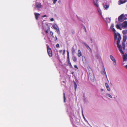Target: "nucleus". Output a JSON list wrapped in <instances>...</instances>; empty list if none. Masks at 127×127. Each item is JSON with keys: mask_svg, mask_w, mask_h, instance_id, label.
I'll list each match as a JSON object with an SVG mask.
<instances>
[{"mask_svg": "<svg viewBox=\"0 0 127 127\" xmlns=\"http://www.w3.org/2000/svg\"><path fill=\"white\" fill-rule=\"evenodd\" d=\"M65 50H64L63 51V55H64V54L65 53Z\"/></svg>", "mask_w": 127, "mask_h": 127, "instance_id": "f704fd0d", "label": "nucleus"}, {"mask_svg": "<svg viewBox=\"0 0 127 127\" xmlns=\"http://www.w3.org/2000/svg\"><path fill=\"white\" fill-rule=\"evenodd\" d=\"M114 25L113 24H112L110 27V28L112 30V31L114 32L116 31L115 30L114 28Z\"/></svg>", "mask_w": 127, "mask_h": 127, "instance_id": "ddd939ff", "label": "nucleus"}, {"mask_svg": "<svg viewBox=\"0 0 127 127\" xmlns=\"http://www.w3.org/2000/svg\"><path fill=\"white\" fill-rule=\"evenodd\" d=\"M105 84L106 87L109 86L108 84L107 83H105Z\"/></svg>", "mask_w": 127, "mask_h": 127, "instance_id": "c756f323", "label": "nucleus"}, {"mask_svg": "<svg viewBox=\"0 0 127 127\" xmlns=\"http://www.w3.org/2000/svg\"><path fill=\"white\" fill-rule=\"evenodd\" d=\"M126 19L127 18L123 14H121L118 18V21L120 22H122Z\"/></svg>", "mask_w": 127, "mask_h": 127, "instance_id": "f03ea898", "label": "nucleus"}, {"mask_svg": "<svg viewBox=\"0 0 127 127\" xmlns=\"http://www.w3.org/2000/svg\"><path fill=\"white\" fill-rule=\"evenodd\" d=\"M71 51L72 53H74L75 52V49L73 47L72 48Z\"/></svg>", "mask_w": 127, "mask_h": 127, "instance_id": "a211bd4d", "label": "nucleus"}, {"mask_svg": "<svg viewBox=\"0 0 127 127\" xmlns=\"http://www.w3.org/2000/svg\"><path fill=\"white\" fill-rule=\"evenodd\" d=\"M116 27L117 29H120V26L119 25H117L116 26Z\"/></svg>", "mask_w": 127, "mask_h": 127, "instance_id": "b1692460", "label": "nucleus"}, {"mask_svg": "<svg viewBox=\"0 0 127 127\" xmlns=\"http://www.w3.org/2000/svg\"><path fill=\"white\" fill-rule=\"evenodd\" d=\"M84 45L86 46L87 49L90 51L91 52H92V50L91 48H90L89 46L88 45L85 43L84 42L83 43Z\"/></svg>", "mask_w": 127, "mask_h": 127, "instance_id": "0eeeda50", "label": "nucleus"}, {"mask_svg": "<svg viewBox=\"0 0 127 127\" xmlns=\"http://www.w3.org/2000/svg\"><path fill=\"white\" fill-rule=\"evenodd\" d=\"M63 96H64V102H65V101L66 98H65V94L64 93H63Z\"/></svg>", "mask_w": 127, "mask_h": 127, "instance_id": "4be33fe9", "label": "nucleus"}, {"mask_svg": "<svg viewBox=\"0 0 127 127\" xmlns=\"http://www.w3.org/2000/svg\"><path fill=\"white\" fill-rule=\"evenodd\" d=\"M34 14L36 19L37 20L38 19V17L39 16L40 14L38 13H34Z\"/></svg>", "mask_w": 127, "mask_h": 127, "instance_id": "9b49d317", "label": "nucleus"}, {"mask_svg": "<svg viewBox=\"0 0 127 127\" xmlns=\"http://www.w3.org/2000/svg\"><path fill=\"white\" fill-rule=\"evenodd\" d=\"M122 32L123 34H126L127 33V30H123V31Z\"/></svg>", "mask_w": 127, "mask_h": 127, "instance_id": "aec40b11", "label": "nucleus"}, {"mask_svg": "<svg viewBox=\"0 0 127 127\" xmlns=\"http://www.w3.org/2000/svg\"><path fill=\"white\" fill-rule=\"evenodd\" d=\"M68 65L71 68H72L73 67L71 63L68 64Z\"/></svg>", "mask_w": 127, "mask_h": 127, "instance_id": "cd10ccee", "label": "nucleus"}, {"mask_svg": "<svg viewBox=\"0 0 127 127\" xmlns=\"http://www.w3.org/2000/svg\"><path fill=\"white\" fill-rule=\"evenodd\" d=\"M53 27V28L56 30L58 28V26L56 24H54L53 25L52 27Z\"/></svg>", "mask_w": 127, "mask_h": 127, "instance_id": "f8f14e48", "label": "nucleus"}, {"mask_svg": "<svg viewBox=\"0 0 127 127\" xmlns=\"http://www.w3.org/2000/svg\"><path fill=\"white\" fill-rule=\"evenodd\" d=\"M56 30L57 33L58 34H60V31L59 29V28H58L57 29H56Z\"/></svg>", "mask_w": 127, "mask_h": 127, "instance_id": "412c9836", "label": "nucleus"}, {"mask_svg": "<svg viewBox=\"0 0 127 127\" xmlns=\"http://www.w3.org/2000/svg\"><path fill=\"white\" fill-rule=\"evenodd\" d=\"M50 33L51 35V36L53 37H54V35H53V32H52V31H51L50 32Z\"/></svg>", "mask_w": 127, "mask_h": 127, "instance_id": "bb28decb", "label": "nucleus"}, {"mask_svg": "<svg viewBox=\"0 0 127 127\" xmlns=\"http://www.w3.org/2000/svg\"><path fill=\"white\" fill-rule=\"evenodd\" d=\"M91 80H94V77L93 76V77L92 78V79H91Z\"/></svg>", "mask_w": 127, "mask_h": 127, "instance_id": "37998d69", "label": "nucleus"}, {"mask_svg": "<svg viewBox=\"0 0 127 127\" xmlns=\"http://www.w3.org/2000/svg\"><path fill=\"white\" fill-rule=\"evenodd\" d=\"M74 67L75 68H76L77 69H78V67H77V66L76 65H74Z\"/></svg>", "mask_w": 127, "mask_h": 127, "instance_id": "473e14b6", "label": "nucleus"}, {"mask_svg": "<svg viewBox=\"0 0 127 127\" xmlns=\"http://www.w3.org/2000/svg\"><path fill=\"white\" fill-rule=\"evenodd\" d=\"M63 51L62 50H60L59 51V52L60 53H61Z\"/></svg>", "mask_w": 127, "mask_h": 127, "instance_id": "4c0bfd02", "label": "nucleus"}, {"mask_svg": "<svg viewBox=\"0 0 127 127\" xmlns=\"http://www.w3.org/2000/svg\"><path fill=\"white\" fill-rule=\"evenodd\" d=\"M35 7L38 8H39L41 7V3H36L35 5Z\"/></svg>", "mask_w": 127, "mask_h": 127, "instance_id": "6e6552de", "label": "nucleus"}, {"mask_svg": "<svg viewBox=\"0 0 127 127\" xmlns=\"http://www.w3.org/2000/svg\"><path fill=\"white\" fill-rule=\"evenodd\" d=\"M67 56H69V54L68 51H67Z\"/></svg>", "mask_w": 127, "mask_h": 127, "instance_id": "ea45409f", "label": "nucleus"}, {"mask_svg": "<svg viewBox=\"0 0 127 127\" xmlns=\"http://www.w3.org/2000/svg\"><path fill=\"white\" fill-rule=\"evenodd\" d=\"M57 0H54L53 1V3L55 4V3L56 1Z\"/></svg>", "mask_w": 127, "mask_h": 127, "instance_id": "72a5a7b5", "label": "nucleus"}, {"mask_svg": "<svg viewBox=\"0 0 127 127\" xmlns=\"http://www.w3.org/2000/svg\"><path fill=\"white\" fill-rule=\"evenodd\" d=\"M56 47L57 48H60L59 44L58 43L56 44Z\"/></svg>", "mask_w": 127, "mask_h": 127, "instance_id": "c85d7f7f", "label": "nucleus"}, {"mask_svg": "<svg viewBox=\"0 0 127 127\" xmlns=\"http://www.w3.org/2000/svg\"><path fill=\"white\" fill-rule=\"evenodd\" d=\"M127 1V0H125L123 1V3H125Z\"/></svg>", "mask_w": 127, "mask_h": 127, "instance_id": "79ce46f5", "label": "nucleus"}, {"mask_svg": "<svg viewBox=\"0 0 127 127\" xmlns=\"http://www.w3.org/2000/svg\"><path fill=\"white\" fill-rule=\"evenodd\" d=\"M87 69L88 70V73L89 74V76L90 78H91L90 77V74L92 73V69H91L90 66H88L87 67Z\"/></svg>", "mask_w": 127, "mask_h": 127, "instance_id": "39448f33", "label": "nucleus"}, {"mask_svg": "<svg viewBox=\"0 0 127 127\" xmlns=\"http://www.w3.org/2000/svg\"><path fill=\"white\" fill-rule=\"evenodd\" d=\"M108 19H109L110 22V19L109 18H108Z\"/></svg>", "mask_w": 127, "mask_h": 127, "instance_id": "de8ad7c7", "label": "nucleus"}, {"mask_svg": "<svg viewBox=\"0 0 127 127\" xmlns=\"http://www.w3.org/2000/svg\"><path fill=\"white\" fill-rule=\"evenodd\" d=\"M77 55L79 57H80L82 55L80 49L78 50V53Z\"/></svg>", "mask_w": 127, "mask_h": 127, "instance_id": "9d476101", "label": "nucleus"}, {"mask_svg": "<svg viewBox=\"0 0 127 127\" xmlns=\"http://www.w3.org/2000/svg\"><path fill=\"white\" fill-rule=\"evenodd\" d=\"M63 82L64 83V81H63Z\"/></svg>", "mask_w": 127, "mask_h": 127, "instance_id": "8fccbe9b", "label": "nucleus"}, {"mask_svg": "<svg viewBox=\"0 0 127 127\" xmlns=\"http://www.w3.org/2000/svg\"><path fill=\"white\" fill-rule=\"evenodd\" d=\"M106 88H107V90L108 91H110V88L109 86H108V87H107Z\"/></svg>", "mask_w": 127, "mask_h": 127, "instance_id": "a878e982", "label": "nucleus"}, {"mask_svg": "<svg viewBox=\"0 0 127 127\" xmlns=\"http://www.w3.org/2000/svg\"><path fill=\"white\" fill-rule=\"evenodd\" d=\"M67 62L68 64H69L71 63L70 61H67Z\"/></svg>", "mask_w": 127, "mask_h": 127, "instance_id": "58836bf2", "label": "nucleus"}, {"mask_svg": "<svg viewBox=\"0 0 127 127\" xmlns=\"http://www.w3.org/2000/svg\"><path fill=\"white\" fill-rule=\"evenodd\" d=\"M117 38L118 40L117 41V47L119 49V51L123 54H124V53L122 51V48L124 50H125V42L126 41L127 37L126 36H124L123 37V42H122V46L119 44L120 43V40L121 39V37L120 34L118 33L117 35L116 33H115V40H116Z\"/></svg>", "mask_w": 127, "mask_h": 127, "instance_id": "f257e3e1", "label": "nucleus"}, {"mask_svg": "<svg viewBox=\"0 0 127 127\" xmlns=\"http://www.w3.org/2000/svg\"><path fill=\"white\" fill-rule=\"evenodd\" d=\"M46 46L48 55L50 57H51L52 56V50L51 48H50L48 45L47 44Z\"/></svg>", "mask_w": 127, "mask_h": 127, "instance_id": "7ed1b4c3", "label": "nucleus"}, {"mask_svg": "<svg viewBox=\"0 0 127 127\" xmlns=\"http://www.w3.org/2000/svg\"><path fill=\"white\" fill-rule=\"evenodd\" d=\"M106 95L110 98H112V97L110 95L108 94H107Z\"/></svg>", "mask_w": 127, "mask_h": 127, "instance_id": "393cba45", "label": "nucleus"}, {"mask_svg": "<svg viewBox=\"0 0 127 127\" xmlns=\"http://www.w3.org/2000/svg\"><path fill=\"white\" fill-rule=\"evenodd\" d=\"M91 41H92V38H91Z\"/></svg>", "mask_w": 127, "mask_h": 127, "instance_id": "09e8293b", "label": "nucleus"}, {"mask_svg": "<svg viewBox=\"0 0 127 127\" xmlns=\"http://www.w3.org/2000/svg\"><path fill=\"white\" fill-rule=\"evenodd\" d=\"M55 41H56L57 39V37L56 36H55Z\"/></svg>", "mask_w": 127, "mask_h": 127, "instance_id": "c9c22d12", "label": "nucleus"}, {"mask_svg": "<svg viewBox=\"0 0 127 127\" xmlns=\"http://www.w3.org/2000/svg\"><path fill=\"white\" fill-rule=\"evenodd\" d=\"M123 59L124 61L125 60H126V59H127V58L126 56L125 55H124L123 57Z\"/></svg>", "mask_w": 127, "mask_h": 127, "instance_id": "5701e85b", "label": "nucleus"}, {"mask_svg": "<svg viewBox=\"0 0 127 127\" xmlns=\"http://www.w3.org/2000/svg\"><path fill=\"white\" fill-rule=\"evenodd\" d=\"M45 33H47L48 32V31L47 30H46L45 31Z\"/></svg>", "mask_w": 127, "mask_h": 127, "instance_id": "a19ab883", "label": "nucleus"}, {"mask_svg": "<svg viewBox=\"0 0 127 127\" xmlns=\"http://www.w3.org/2000/svg\"><path fill=\"white\" fill-rule=\"evenodd\" d=\"M72 34H74V31H73V32H72Z\"/></svg>", "mask_w": 127, "mask_h": 127, "instance_id": "49530a36", "label": "nucleus"}, {"mask_svg": "<svg viewBox=\"0 0 127 127\" xmlns=\"http://www.w3.org/2000/svg\"><path fill=\"white\" fill-rule=\"evenodd\" d=\"M84 28L85 30V32H87L86 30V28H85V26H84Z\"/></svg>", "mask_w": 127, "mask_h": 127, "instance_id": "2f4dec72", "label": "nucleus"}, {"mask_svg": "<svg viewBox=\"0 0 127 127\" xmlns=\"http://www.w3.org/2000/svg\"><path fill=\"white\" fill-rule=\"evenodd\" d=\"M50 20L51 21H54V19L53 18H51L50 19Z\"/></svg>", "mask_w": 127, "mask_h": 127, "instance_id": "e433bc0d", "label": "nucleus"}, {"mask_svg": "<svg viewBox=\"0 0 127 127\" xmlns=\"http://www.w3.org/2000/svg\"><path fill=\"white\" fill-rule=\"evenodd\" d=\"M74 88L75 90L76 91V89L77 87V85L76 83V82H74Z\"/></svg>", "mask_w": 127, "mask_h": 127, "instance_id": "dca6fc26", "label": "nucleus"}, {"mask_svg": "<svg viewBox=\"0 0 127 127\" xmlns=\"http://www.w3.org/2000/svg\"><path fill=\"white\" fill-rule=\"evenodd\" d=\"M121 27L123 28H124L127 27V21H125L123 22L120 25Z\"/></svg>", "mask_w": 127, "mask_h": 127, "instance_id": "20e7f679", "label": "nucleus"}, {"mask_svg": "<svg viewBox=\"0 0 127 127\" xmlns=\"http://www.w3.org/2000/svg\"><path fill=\"white\" fill-rule=\"evenodd\" d=\"M110 59L114 63V64L115 65H116V61L114 58L113 56L112 55H110Z\"/></svg>", "mask_w": 127, "mask_h": 127, "instance_id": "423d86ee", "label": "nucleus"}, {"mask_svg": "<svg viewBox=\"0 0 127 127\" xmlns=\"http://www.w3.org/2000/svg\"><path fill=\"white\" fill-rule=\"evenodd\" d=\"M118 3L119 5H120L121 4H123V1L122 0H120L119 1Z\"/></svg>", "mask_w": 127, "mask_h": 127, "instance_id": "f3484780", "label": "nucleus"}, {"mask_svg": "<svg viewBox=\"0 0 127 127\" xmlns=\"http://www.w3.org/2000/svg\"><path fill=\"white\" fill-rule=\"evenodd\" d=\"M70 61V58L69 56H67V61Z\"/></svg>", "mask_w": 127, "mask_h": 127, "instance_id": "7c9ffc66", "label": "nucleus"}, {"mask_svg": "<svg viewBox=\"0 0 127 127\" xmlns=\"http://www.w3.org/2000/svg\"><path fill=\"white\" fill-rule=\"evenodd\" d=\"M46 15H43V17H46Z\"/></svg>", "mask_w": 127, "mask_h": 127, "instance_id": "c03bdc74", "label": "nucleus"}, {"mask_svg": "<svg viewBox=\"0 0 127 127\" xmlns=\"http://www.w3.org/2000/svg\"><path fill=\"white\" fill-rule=\"evenodd\" d=\"M101 73H102V74H103V75H104V74H105L106 77L107 78L106 74V72L105 71V70L104 69V71H101Z\"/></svg>", "mask_w": 127, "mask_h": 127, "instance_id": "4468645a", "label": "nucleus"}, {"mask_svg": "<svg viewBox=\"0 0 127 127\" xmlns=\"http://www.w3.org/2000/svg\"><path fill=\"white\" fill-rule=\"evenodd\" d=\"M72 59L73 60L74 62H75L77 60V58H76L75 56H73L72 57Z\"/></svg>", "mask_w": 127, "mask_h": 127, "instance_id": "6ab92c4d", "label": "nucleus"}, {"mask_svg": "<svg viewBox=\"0 0 127 127\" xmlns=\"http://www.w3.org/2000/svg\"><path fill=\"white\" fill-rule=\"evenodd\" d=\"M102 91L103 90L102 89Z\"/></svg>", "mask_w": 127, "mask_h": 127, "instance_id": "3c124183", "label": "nucleus"}, {"mask_svg": "<svg viewBox=\"0 0 127 127\" xmlns=\"http://www.w3.org/2000/svg\"><path fill=\"white\" fill-rule=\"evenodd\" d=\"M104 7L105 9H107L108 8L109 6L106 4L104 5Z\"/></svg>", "mask_w": 127, "mask_h": 127, "instance_id": "2eb2a0df", "label": "nucleus"}, {"mask_svg": "<svg viewBox=\"0 0 127 127\" xmlns=\"http://www.w3.org/2000/svg\"><path fill=\"white\" fill-rule=\"evenodd\" d=\"M125 67L127 69V65L125 66Z\"/></svg>", "mask_w": 127, "mask_h": 127, "instance_id": "a18cd8bd", "label": "nucleus"}, {"mask_svg": "<svg viewBox=\"0 0 127 127\" xmlns=\"http://www.w3.org/2000/svg\"><path fill=\"white\" fill-rule=\"evenodd\" d=\"M97 0H95L94 1V4L97 8H98V5L97 4Z\"/></svg>", "mask_w": 127, "mask_h": 127, "instance_id": "1a4fd4ad", "label": "nucleus"}]
</instances>
